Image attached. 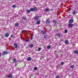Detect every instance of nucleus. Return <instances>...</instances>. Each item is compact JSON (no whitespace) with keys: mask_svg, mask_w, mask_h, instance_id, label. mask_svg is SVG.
<instances>
[{"mask_svg":"<svg viewBox=\"0 0 78 78\" xmlns=\"http://www.w3.org/2000/svg\"><path fill=\"white\" fill-rule=\"evenodd\" d=\"M41 33H42V34H44V35L46 34L45 31L44 30H42L41 31Z\"/></svg>","mask_w":78,"mask_h":78,"instance_id":"nucleus-11","label":"nucleus"},{"mask_svg":"<svg viewBox=\"0 0 78 78\" xmlns=\"http://www.w3.org/2000/svg\"><path fill=\"white\" fill-rule=\"evenodd\" d=\"M65 44H66V45H67V44H69V41L68 40H66L65 41Z\"/></svg>","mask_w":78,"mask_h":78,"instance_id":"nucleus-14","label":"nucleus"},{"mask_svg":"<svg viewBox=\"0 0 78 78\" xmlns=\"http://www.w3.org/2000/svg\"><path fill=\"white\" fill-rule=\"evenodd\" d=\"M36 23L37 24V25H39L40 23H41V21H37L36 22Z\"/></svg>","mask_w":78,"mask_h":78,"instance_id":"nucleus-16","label":"nucleus"},{"mask_svg":"<svg viewBox=\"0 0 78 78\" xmlns=\"http://www.w3.org/2000/svg\"><path fill=\"white\" fill-rule=\"evenodd\" d=\"M13 36H14V35L12 34L11 35L10 37H12V38H13Z\"/></svg>","mask_w":78,"mask_h":78,"instance_id":"nucleus-30","label":"nucleus"},{"mask_svg":"<svg viewBox=\"0 0 78 78\" xmlns=\"http://www.w3.org/2000/svg\"><path fill=\"white\" fill-rule=\"evenodd\" d=\"M33 36L32 35L31 37V40H33Z\"/></svg>","mask_w":78,"mask_h":78,"instance_id":"nucleus-33","label":"nucleus"},{"mask_svg":"<svg viewBox=\"0 0 78 78\" xmlns=\"http://www.w3.org/2000/svg\"><path fill=\"white\" fill-rule=\"evenodd\" d=\"M74 53H75V54H78V51L77 50L75 51Z\"/></svg>","mask_w":78,"mask_h":78,"instance_id":"nucleus-19","label":"nucleus"},{"mask_svg":"<svg viewBox=\"0 0 78 78\" xmlns=\"http://www.w3.org/2000/svg\"><path fill=\"white\" fill-rule=\"evenodd\" d=\"M72 14L73 15H75V14H77V12L76 10H74L72 12Z\"/></svg>","mask_w":78,"mask_h":78,"instance_id":"nucleus-7","label":"nucleus"},{"mask_svg":"<svg viewBox=\"0 0 78 78\" xmlns=\"http://www.w3.org/2000/svg\"><path fill=\"white\" fill-rule=\"evenodd\" d=\"M52 22H53V23H54L55 24H58V22H57V21L55 20H53Z\"/></svg>","mask_w":78,"mask_h":78,"instance_id":"nucleus-9","label":"nucleus"},{"mask_svg":"<svg viewBox=\"0 0 78 78\" xmlns=\"http://www.w3.org/2000/svg\"><path fill=\"white\" fill-rule=\"evenodd\" d=\"M73 19H71L69 20V23H73Z\"/></svg>","mask_w":78,"mask_h":78,"instance_id":"nucleus-4","label":"nucleus"},{"mask_svg":"<svg viewBox=\"0 0 78 78\" xmlns=\"http://www.w3.org/2000/svg\"><path fill=\"white\" fill-rule=\"evenodd\" d=\"M65 33H67V30H65Z\"/></svg>","mask_w":78,"mask_h":78,"instance_id":"nucleus-32","label":"nucleus"},{"mask_svg":"<svg viewBox=\"0 0 78 78\" xmlns=\"http://www.w3.org/2000/svg\"><path fill=\"white\" fill-rule=\"evenodd\" d=\"M37 7H34V8H31L30 9V11L32 12L33 11H34L36 12V11H37Z\"/></svg>","mask_w":78,"mask_h":78,"instance_id":"nucleus-1","label":"nucleus"},{"mask_svg":"<svg viewBox=\"0 0 78 78\" xmlns=\"http://www.w3.org/2000/svg\"><path fill=\"white\" fill-rule=\"evenodd\" d=\"M9 34L5 33L4 36L5 37H9Z\"/></svg>","mask_w":78,"mask_h":78,"instance_id":"nucleus-6","label":"nucleus"},{"mask_svg":"<svg viewBox=\"0 0 78 78\" xmlns=\"http://www.w3.org/2000/svg\"><path fill=\"white\" fill-rule=\"evenodd\" d=\"M64 62H61V64H62V66H63V65H64Z\"/></svg>","mask_w":78,"mask_h":78,"instance_id":"nucleus-29","label":"nucleus"},{"mask_svg":"<svg viewBox=\"0 0 78 78\" xmlns=\"http://www.w3.org/2000/svg\"><path fill=\"white\" fill-rule=\"evenodd\" d=\"M34 69L35 70H37V67H35L34 68Z\"/></svg>","mask_w":78,"mask_h":78,"instance_id":"nucleus-24","label":"nucleus"},{"mask_svg":"<svg viewBox=\"0 0 78 78\" xmlns=\"http://www.w3.org/2000/svg\"><path fill=\"white\" fill-rule=\"evenodd\" d=\"M39 51H41V49H38Z\"/></svg>","mask_w":78,"mask_h":78,"instance_id":"nucleus-38","label":"nucleus"},{"mask_svg":"<svg viewBox=\"0 0 78 78\" xmlns=\"http://www.w3.org/2000/svg\"><path fill=\"white\" fill-rule=\"evenodd\" d=\"M9 40H10V41H11V38H9Z\"/></svg>","mask_w":78,"mask_h":78,"instance_id":"nucleus-36","label":"nucleus"},{"mask_svg":"<svg viewBox=\"0 0 78 78\" xmlns=\"http://www.w3.org/2000/svg\"><path fill=\"white\" fill-rule=\"evenodd\" d=\"M6 54H8V52L6 51H5L3 52L2 55H6Z\"/></svg>","mask_w":78,"mask_h":78,"instance_id":"nucleus-13","label":"nucleus"},{"mask_svg":"<svg viewBox=\"0 0 78 78\" xmlns=\"http://www.w3.org/2000/svg\"><path fill=\"white\" fill-rule=\"evenodd\" d=\"M2 54L1 53H0V56H1V55Z\"/></svg>","mask_w":78,"mask_h":78,"instance_id":"nucleus-40","label":"nucleus"},{"mask_svg":"<svg viewBox=\"0 0 78 78\" xmlns=\"http://www.w3.org/2000/svg\"><path fill=\"white\" fill-rule=\"evenodd\" d=\"M30 47L31 48H32L33 47V44H30Z\"/></svg>","mask_w":78,"mask_h":78,"instance_id":"nucleus-27","label":"nucleus"},{"mask_svg":"<svg viewBox=\"0 0 78 78\" xmlns=\"http://www.w3.org/2000/svg\"><path fill=\"white\" fill-rule=\"evenodd\" d=\"M27 60L29 61H31V58L30 57H28L27 58Z\"/></svg>","mask_w":78,"mask_h":78,"instance_id":"nucleus-18","label":"nucleus"},{"mask_svg":"<svg viewBox=\"0 0 78 78\" xmlns=\"http://www.w3.org/2000/svg\"><path fill=\"white\" fill-rule=\"evenodd\" d=\"M47 35H44V37H43V38H44V39H47Z\"/></svg>","mask_w":78,"mask_h":78,"instance_id":"nucleus-26","label":"nucleus"},{"mask_svg":"<svg viewBox=\"0 0 78 78\" xmlns=\"http://www.w3.org/2000/svg\"><path fill=\"white\" fill-rule=\"evenodd\" d=\"M50 11V9L48 8L45 9L44 10V11H45V12H48V11Z\"/></svg>","mask_w":78,"mask_h":78,"instance_id":"nucleus-8","label":"nucleus"},{"mask_svg":"<svg viewBox=\"0 0 78 78\" xmlns=\"http://www.w3.org/2000/svg\"><path fill=\"white\" fill-rule=\"evenodd\" d=\"M17 44L16 43H14V47L15 48H17Z\"/></svg>","mask_w":78,"mask_h":78,"instance_id":"nucleus-10","label":"nucleus"},{"mask_svg":"<svg viewBox=\"0 0 78 78\" xmlns=\"http://www.w3.org/2000/svg\"><path fill=\"white\" fill-rule=\"evenodd\" d=\"M59 75H58L57 76H56V78H59Z\"/></svg>","mask_w":78,"mask_h":78,"instance_id":"nucleus-28","label":"nucleus"},{"mask_svg":"<svg viewBox=\"0 0 78 78\" xmlns=\"http://www.w3.org/2000/svg\"><path fill=\"white\" fill-rule=\"evenodd\" d=\"M16 5H14L12 6V7L13 8H16Z\"/></svg>","mask_w":78,"mask_h":78,"instance_id":"nucleus-23","label":"nucleus"},{"mask_svg":"<svg viewBox=\"0 0 78 78\" xmlns=\"http://www.w3.org/2000/svg\"><path fill=\"white\" fill-rule=\"evenodd\" d=\"M61 34L60 33L57 34L56 35V36L57 37H59V38L61 37Z\"/></svg>","mask_w":78,"mask_h":78,"instance_id":"nucleus-5","label":"nucleus"},{"mask_svg":"<svg viewBox=\"0 0 78 78\" xmlns=\"http://www.w3.org/2000/svg\"><path fill=\"white\" fill-rule=\"evenodd\" d=\"M27 30H23L22 31V33H23V32H24V31H26Z\"/></svg>","mask_w":78,"mask_h":78,"instance_id":"nucleus-35","label":"nucleus"},{"mask_svg":"<svg viewBox=\"0 0 78 78\" xmlns=\"http://www.w3.org/2000/svg\"><path fill=\"white\" fill-rule=\"evenodd\" d=\"M15 26L16 27H18L19 26V24L18 23H16L15 24Z\"/></svg>","mask_w":78,"mask_h":78,"instance_id":"nucleus-17","label":"nucleus"},{"mask_svg":"<svg viewBox=\"0 0 78 78\" xmlns=\"http://www.w3.org/2000/svg\"><path fill=\"white\" fill-rule=\"evenodd\" d=\"M12 74H10L9 75V78H12Z\"/></svg>","mask_w":78,"mask_h":78,"instance_id":"nucleus-15","label":"nucleus"},{"mask_svg":"<svg viewBox=\"0 0 78 78\" xmlns=\"http://www.w3.org/2000/svg\"><path fill=\"white\" fill-rule=\"evenodd\" d=\"M70 68H74V66H73V65L71 66L70 67Z\"/></svg>","mask_w":78,"mask_h":78,"instance_id":"nucleus-31","label":"nucleus"},{"mask_svg":"<svg viewBox=\"0 0 78 78\" xmlns=\"http://www.w3.org/2000/svg\"><path fill=\"white\" fill-rule=\"evenodd\" d=\"M68 26L69 27H72L73 26V24L70 23L68 24Z\"/></svg>","mask_w":78,"mask_h":78,"instance_id":"nucleus-12","label":"nucleus"},{"mask_svg":"<svg viewBox=\"0 0 78 78\" xmlns=\"http://www.w3.org/2000/svg\"><path fill=\"white\" fill-rule=\"evenodd\" d=\"M39 16H34V19L35 20H39Z\"/></svg>","mask_w":78,"mask_h":78,"instance_id":"nucleus-3","label":"nucleus"},{"mask_svg":"<svg viewBox=\"0 0 78 78\" xmlns=\"http://www.w3.org/2000/svg\"><path fill=\"white\" fill-rule=\"evenodd\" d=\"M45 22L47 24H50V19H49V18L47 19Z\"/></svg>","mask_w":78,"mask_h":78,"instance_id":"nucleus-2","label":"nucleus"},{"mask_svg":"<svg viewBox=\"0 0 78 78\" xmlns=\"http://www.w3.org/2000/svg\"><path fill=\"white\" fill-rule=\"evenodd\" d=\"M42 48H38V49H41Z\"/></svg>","mask_w":78,"mask_h":78,"instance_id":"nucleus-37","label":"nucleus"},{"mask_svg":"<svg viewBox=\"0 0 78 78\" xmlns=\"http://www.w3.org/2000/svg\"><path fill=\"white\" fill-rule=\"evenodd\" d=\"M50 48H51V46L50 45L47 46V48H48V49H50Z\"/></svg>","mask_w":78,"mask_h":78,"instance_id":"nucleus-22","label":"nucleus"},{"mask_svg":"<svg viewBox=\"0 0 78 78\" xmlns=\"http://www.w3.org/2000/svg\"><path fill=\"white\" fill-rule=\"evenodd\" d=\"M9 0V1H12V0Z\"/></svg>","mask_w":78,"mask_h":78,"instance_id":"nucleus-39","label":"nucleus"},{"mask_svg":"<svg viewBox=\"0 0 78 78\" xmlns=\"http://www.w3.org/2000/svg\"><path fill=\"white\" fill-rule=\"evenodd\" d=\"M29 39H28L27 40H26L25 41V42H28V41H29Z\"/></svg>","mask_w":78,"mask_h":78,"instance_id":"nucleus-34","label":"nucleus"},{"mask_svg":"<svg viewBox=\"0 0 78 78\" xmlns=\"http://www.w3.org/2000/svg\"><path fill=\"white\" fill-rule=\"evenodd\" d=\"M26 11L28 14H29V13H30V10L29 9L28 10H27Z\"/></svg>","mask_w":78,"mask_h":78,"instance_id":"nucleus-21","label":"nucleus"},{"mask_svg":"<svg viewBox=\"0 0 78 78\" xmlns=\"http://www.w3.org/2000/svg\"><path fill=\"white\" fill-rule=\"evenodd\" d=\"M16 59H15V58H14L13 59V62H16Z\"/></svg>","mask_w":78,"mask_h":78,"instance_id":"nucleus-25","label":"nucleus"},{"mask_svg":"<svg viewBox=\"0 0 78 78\" xmlns=\"http://www.w3.org/2000/svg\"><path fill=\"white\" fill-rule=\"evenodd\" d=\"M23 19L24 20H27V19L25 16H23Z\"/></svg>","mask_w":78,"mask_h":78,"instance_id":"nucleus-20","label":"nucleus"}]
</instances>
